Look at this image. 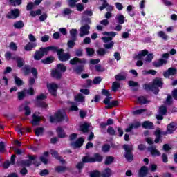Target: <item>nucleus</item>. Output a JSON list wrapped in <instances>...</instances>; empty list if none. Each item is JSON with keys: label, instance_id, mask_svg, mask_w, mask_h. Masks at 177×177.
Here are the masks:
<instances>
[{"label": "nucleus", "instance_id": "5", "mask_svg": "<svg viewBox=\"0 0 177 177\" xmlns=\"http://www.w3.org/2000/svg\"><path fill=\"white\" fill-rule=\"evenodd\" d=\"M59 62H68L71 55L68 53H64V49L60 48L57 53Z\"/></svg>", "mask_w": 177, "mask_h": 177}, {"label": "nucleus", "instance_id": "60", "mask_svg": "<svg viewBox=\"0 0 177 177\" xmlns=\"http://www.w3.org/2000/svg\"><path fill=\"white\" fill-rule=\"evenodd\" d=\"M107 133H109V135H111V136H114V135H115V130H114V128H113V127H109L107 129Z\"/></svg>", "mask_w": 177, "mask_h": 177}, {"label": "nucleus", "instance_id": "19", "mask_svg": "<svg viewBox=\"0 0 177 177\" xmlns=\"http://www.w3.org/2000/svg\"><path fill=\"white\" fill-rule=\"evenodd\" d=\"M73 71L76 74L80 75L82 73H84V71H85V66L82 64L77 65L73 68Z\"/></svg>", "mask_w": 177, "mask_h": 177}, {"label": "nucleus", "instance_id": "42", "mask_svg": "<svg viewBox=\"0 0 177 177\" xmlns=\"http://www.w3.org/2000/svg\"><path fill=\"white\" fill-rule=\"evenodd\" d=\"M120 104V102H118V100H113L109 104V106H106L105 109H113V107H117Z\"/></svg>", "mask_w": 177, "mask_h": 177}, {"label": "nucleus", "instance_id": "9", "mask_svg": "<svg viewBox=\"0 0 177 177\" xmlns=\"http://www.w3.org/2000/svg\"><path fill=\"white\" fill-rule=\"evenodd\" d=\"M48 90L49 93L54 97L57 96V89L59 88V86L55 83H52L48 86Z\"/></svg>", "mask_w": 177, "mask_h": 177}, {"label": "nucleus", "instance_id": "11", "mask_svg": "<svg viewBox=\"0 0 177 177\" xmlns=\"http://www.w3.org/2000/svg\"><path fill=\"white\" fill-rule=\"evenodd\" d=\"M177 71L176 68L174 67H170L167 69V71L163 72V77L165 78H169L171 75H176Z\"/></svg>", "mask_w": 177, "mask_h": 177}, {"label": "nucleus", "instance_id": "44", "mask_svg": "<svg viewBox=\"0 0 177 177\" xmlns=\"http://www.w3.org/2000/svg\"><path fill=\"white\" fill-rule=\"evenodd\" d=\"M111 169L106 168L104 169V172L102 173V177H111Z\"/></svg>", "mask_w": 177, "mask_h": 177}, {"label": "nucleus", "instance_id": "47", "mask_svg": "<svg viewBox=\"0 0 177 177\" xmlns=\"http://www.w3.org/2000/svg\"><path fill=\"white\" fill-rule=\"evenodd\" d=\"M71 38L73 39H77V35H78V31L77 29H72L70 30Z\"/></svg>", "mask_w": 177, "mask_h": 177}, {"label": "nucleus", "instance_id": "39", "mask_svg": "<svg viewBox=\"0 0 177 177\" xmlns=\"http://www.w3.org/2000/svg\"><path fill=\"white\" fill-rule=\"evenodd\" d=\"M14 80H15V84L17 86H21L24 82H23V80L20 79V77L17 76H14Z\"/></svg>", "mask_w": 177, "mask_h": 177}, {"label": "nucleus", "instance_id": "49", "mask_svg": "<svg viewBox=\"0 0 177 177\" xmlns=\"http://www.w3.org/2000/svg\"><path fill=\"white\" fill-rule=\"evenodd\" d=\"M110 149H111L110 145L104 144L102 147V151H103V153H109V151H110Z\"/></svg>", "mask_w": 177, "mask_h": 177}, {"label": "nucleus", "instance_id": "28", "mask_svg": "<svg viewBox=\"0 0 177 177\" xmlns=\"http://www.w3.org/2000/svg\"><path fill=\"white\" fill-rule=\"evenodd\" d=\"M55 62V57L50 56L46 57V59H41V63L43 64H52L53 62Z\"/></svg>", "mask_w": 177, "mask_h": 177}, {"label": "nucleus", "instance_id": "36", "mask_svg": "<svg viewBox=\"0 0 177 177\" xmlns=\"http://www.w3.org/2000/svg\"><path fill=\"white\" fill-rule=\"evenodd\" d=\"M116 20L119 24H124V23H125V17H124L122 14L118 15L116 16Z\"/></svg>", "mask_w": 177, "mask_h": 177}, {"label": "nucleus", "instance_id": "61", "mask_svg": "<svg viewBox=\"0 0 177 177\" xmlns=\"http://www.w3.org/2000/svg\"><path fill=\"white\" fill-rule=\"evenodd\" d=\"M86 52L88 56H93V55H95V49H93V48H86Z\"/></svg>", "mask_w": 177, "mask_h": 177}, {"label": "nucleus", "instance_id": "48", "mask_svg": "<svg viewBox=\"0 0 177 177\" xmlns=\"http://www.w3.org/2000/svg\"><path fill=\"white\" fill-rule=\"evenodd\" d=\"M121 86V84L118 82H114L112 84V91L113 92H117V89H120V87Z\"/></svg>", "mask_w": 177, "mask_h": 177}, {"label": "nucleus", "instance_id": "3", "mask_svg": "<svg viewBox=\"0 0 177 177\" xmlns=\"http://www.w3.org/2000/svg\"><path fill=\"white\" fill-rule=\"evenodd\" d=\"M122 149H124L125 151L124 156L127 161H128V162H132L133 161V153H132V151H133V147L124 144L122 146Z\"/></svg>", "mask_w": 177, "mask_h": 177}, {"label": "nucleus", "instance_id": "59", "mask_svg": "<svg viewBox=\"0 0 177 177\" xmlns=\"http://www.w3.org/2000/svg\"><path fill=\"white\" fill-rule=\"evenodd\" d=\"M50 154H51L52 157L55 158V160H57L58 158H59L61 157L60 155L59 154V152H57V151L52 150L50 151Z\"/></svg>", "mask_w": 177, "mask_h": 177}, {"label": "nucleus", "instance_id": "14", "mask_svg": "<svg viewBox=\"0 0 177 177\" xmlns=\"http://www.w3.org/2000/svg\"><path fill=\"white\" fill-rule=\"evenodd\" d=\"M91 30V26L85 24L80 28V37H84V35H88L89 34V30Z\"/></svg>", "mask_w": 177, "mask_h": 177}, {"label": "nucleus", "instance_id": "1", "mask_svg": "<svg viewBox=\"0 0 177 177\" xmlns=\"http://www.w3.org/2000/svg\"><path fill=\"white\" fill-rule=\"evenodd\" d=\"M162 85H164L162 79L156 77L153 80L151 84H145L144 89L145 91H151L154 95H158V92H160V88H162Z\"/></svg>", "mask_w": 177, "mask_h": 177}, {"label": "nucleus", "instance_id": "40", "mask_svg": "<svg viewBox=\"0 0 177 177\" xmlns=\"http://www.w3.org/2000/svg\"><path fill=\"white\" fill-rule=\"evenodd\" d=\"M106 53H108L107 50H106L103 48H100L97 50V55H98V56L103 57V56H104V55H106Z\"/></svg>", "mask_w": 177, "mask_h": 177}, {"label": "nucleus", "instance_id": "37", "mask_svg": "<svg viewBox=\"0 0 177 177\" xmlns=\"http://www.w3.org/2000/svg\"><path fill=\"white\" fill-rule=\"evenodd\" d=\"M142 75H148L149 74H151V75H156L157 74V71L150 69L149 71L144 70L142 72Z\"/></svg>", "mask_w": 177, "mask_h": 177}, {"label": "nucleus", "instance_id": "33", "mask_svg": "<svg viewBox=\"0 0 177 177\" xmlns=\"http://www.w3.org/2000/svg\"><path fill=\"white\" fill-rule=\"evenodd\" d=\"M80 131L83 133H87L89 132V124L88 123H84L80 125Z\"/></svg>", "mask_w": 177, "mask_h": 177}, {"label": "nucleus", "instance_id": "8", "mask_svg": "<svg viewBox=\"0 0 177 177\" xmlns=\"http://www.w3.org/2000/svg\"><path fill=\"white\" fill-rule=\"evenodd\" d=\"M28 159L22 160L20 162L21 165H23L24 167H31L32 165V161L34 160H36L37 158L34 156L28 155Z\"/></svg>", "mask_w": 177, "mask_h": 177}, {"label": "nucleus", "instance_id": "13", "mask_svg": "<svg viewBox=\"0 0 177 177\" xmlns=\"http://www.w3.org/2000/svg\"><path fill=\"white\" fill-rule=\"evenodd\" d=\"M148 151L151 153L152 157H160L161 156V153L158 149H156V147L151 145L148 147Z\"/></svg>", "mask_w": 177, "mask_h": 177}, {"label": "nucleus", "instance_id": "32", "mask_svg": "<svg viewBox=\"0 0 177 177\" xmlns=\"http://www.w3.org/2000/svg\"><path fill=\"white\" fill-rule=\"evenodd\" d=\"M13 26L17 30H21V28H23V27H24V22H23V21H21V20L17 21L14 23Z\"/></svg>", "mask_w": 177, "mask_h": 177}, {"label": "nucleus", "instance_id": "6", "mask_svg": "<svg viewBox=\"0 0 177 177\" xmlns=\"http://www.w3.org/2000/svg\"><path fill=\"white\" fill-rule=\"evenodd\" d=\"M6 17L7 19H12V20H15V19L20 17V10H19V8H14L11 10L6 15Z\"/></svg>", "mask_w": 177, "mask_h": 177}, {"label": "nucleus", "instance_id": "35", "mask_svg": "<svg viewBox=\"0 0 177 177\" xmlns=\"http://www.w3.org/2000/svg\"><path fill=\"white\" fill-rule=\"evenodd\" d=\"M22 71L24 75H28V74L31 73V66L25 65L24 67L22 68Z\"/></svg>", "mask_w": 177, "mask_h": 177}, {"label": "nucleus", "instance_id": "41", "mask_svg": "<svg viewBox=\"0 0 177 177\" xmlns=\"http://www.w3.org/2000/svg\"><path fill=\"white\" fill-rule=\"evenodd\" d=\"M44 131H45L44 127H37V128H36L35 129V136H39V135H43Z\"/></svg>", "mask_w": 177, "mask_h": 177}, {"label": "nucleus", "instance_id": "25", "mask_svg": "<svg viewBox=\"0 0 177 177\" xmlns=\"http://www.w3.org/2000/svg\"><path fill=\"white\" fill-rule=\"evenodd\" d=\"M93 164L95 162H102L103 161V156L100 153H94L93 157H92Z\"/></svg>", "mask_w": 177, "mask_h": 177}, {"label": "nucleus", "instance_id": "15", "mask_svg": "<svg viewBox=\"0 0 177 177\" xmlns=\"http://www.w3.org/2000/svg\"><path fill=\"white\" fill-rule=\"evenodd\" d=\"M177 129V124L175 122L169 123L167 127V130L169 133V135H172Z\"/></svg>", "mask_w": 177, "mask_h": 177}, {"label": "nucleus", "instance_id": "24", "mask_svg": "<svg viewBox=\"0 0 177 177\" xmlns=\"http://www.w3.org/2000/svg\"><path fill=\"white\" fill-rule=\"evenodd\" d=\"M35 48H37V44L36 43H32V42H28L25 46H24V50L26 52H30L32 50Z\"/></svg>", "mask_w": 177, "mask_h": 177}, {"label": "nucleus", "instance_id": "16", "mask_svg": "<svg viewBox=\"0 0 177 177\" xmlns=\"http://www.w3.org/2000/svg\"><path fill=\"white\" fill-rule=\"evenodd\" d=\"M12 60H15L17 63V67L21 68L24 66V59L22 57L18 56H14L12 57Z\"/></svg>", "mask_w": 177, "mask_h": 177}, {"label": "nucleus", "instance_id": "64", "mask_svg": "<svg viewBox=\"0 0 177 177\" xmlns=\"http://www.w3.org/2000/svg\"><path fill=\"white\" fill-rule=\"evenodd\" d=\"M113 46H114V41L104 44V48L106 49H113Z\"/></svg>", "mask_w": 177, "mask_h": 177}, {"label": "nucleus", "instance_id": "45", "mask_svg": "<svg viewBox=\"0 0 177 177\" xmlns=\"http://www.w3.org/2000/svg\"><path fill=\"white\" fill-rule=\"evenodd\" d=\"M114 162V157L113 156H107L104 161L105 165H110V164H113Z\"/></svg>", "mask_w": 177, "mask_h": 177}, {"label": "nucleus", "instance_id": "12", "mask_svg": "<svg viewBox=\"0 0 177 177\" xmlns=\"http://www.w3.org/2000/svg\"><path fill=\"white\" fill-rule=\"evenodd\" d=\"M70 64H71V66H75V64H78V63L80 64H85L86 63V59H80L79 57H74L73 59H71L69 61Z\"/></svg>", "mask_w": 177, "mask_h": 177}, {"label": "nucleus", "instance_id": "46", "mask_svg": "<svg viewBox=\"0 0 177 177\" xmlns=\"http://www.w3.org/2000/svg\"><path fill=\"white\" fill-rule=\"evenodd\" d=\"M41 15H42V10L41 9H38L36 11H30V16H32V17H35V16H41Z\"/></svg>", "mask_w": 177, "mask_h": 177}, {"label": "nucleus", "instance_id": "57", "mask_svg": "<svg viewBox=\"0 0 177 177\" xmlns=\"http://www.w3.org/2000/svg\"><path fill=\"white\" fill-rule=\"evenodd\" d=\"M10 5H12V6H16L17 5H21L22 0H9Z\"/></svg>", "mask_w": 177, "mask_h": 177}, {"label": "nucleus", "instance_id": "27", "mask_svg": "<svg viewBox=\"0 0 177 177\" xmlns=\"http://www.w3.org/2000/svg\"><path fill=\"white\" fill-rule=\"evenodd\" d=\"M19 109V111H21V109H24V110L25 111L24 114L26 117H28V115H31V108H30L28 105H21Z\"/></svg>", "mask_w": 177, "mask_h": 177}, {"label": "nucleus", "instance_id": "18", "mask_svg": "<svg viewBox=\"0 0 177 177\" xmlns=\"http://www.w3.org/2000/svg\"><path fill=\"white\" fill-rule=\"evenodd\" d=\"M32 120H31V124L32 127H37V125H39V122L41 120V116L37 115L35 113H34L32 115Z\"/></svg>", "mask_w": 177, "mask_h": 177}, {"label": "nucleus", "instance_id": "4", "mask_svg": "<svg viewBox=\"0 0 177 177\" xmlns=\"http://www.w3.org/2000/svg\"><path fill=\"white\" fill-rule=\"evenodd\" d=\"M85 164H93V160L92 159V157L89 156H84L82 158V161L79 162L76 166L75 168L79 171V172H81L82 169H84V167H85Z\"/></svg>", "mask_w": 177, "mask_h": 177}, {"label": "nucleus", "instance_id": "43", "mask_svg": "<svg viewBox=\"0 0 177 177\" xmlns=\"http://www.w3.org/2000/svg\"><path fill=\"white\" fill-rule=\"evenodd\" d=\"M173 102L172 96L171 95H168L166 100L164 102V104H167V106H171Z\"/></svg>", "mask_w": 177, "mask_h": 177}, {"label": "nucleus", "instance_id": "10", "mask_svg": "<svg viewBox=\"0 0 177 177\" xmlns=\"http://www.w3.org/2000/svg\"><path fill=\"white\" fill-rule=\"evenodd\" d=\"M84 142H85V138L80 137L75 142H72L71 146H73L74 149H81L84 146Z\"/></svg>", "mask_w": 177, "mask_h": 177}, {"label": "nucleus", "instance_id": "21", "mask_svg": "<svg viewBox=\"0 0 177 177\" xmlns=\"http://www.w3.org/2000/svg\"><path fill=\"white\" fill-rule=\"evenodd\" d=\"M56 132L57 133L58 138H59L60 139L66 138V133L64 132V129H63L62 127H57Z\"/></svg>", "mask_w": 177, "mask_h": 177}, {"label": "nucleus", "instance_id": "17", "mask_svg": "<svg viewBox=\"0 0 177 177\" xmlns=\"http://www.w3.org/2000/svg\"><path fill=\"white\" fill-rule=\"evenodd\" d=\"M147 174H149V167H147V166H142L139 169L138 176L146 177L147 176Z\"/></svg>", "mask_w": 177, "mask_h": 177}, {"label": "nucleus", "instance_id": "2", "mask_svg": "<svg viewBox=\"0 0 177 177\" xmlns=\"http://www.w3.org/2000/svg\"><path fill=\"white\" fill-rule=\"evenodd\" d=\"M49 120L51 124H55V122H63L65 121L68 122V117H67V113L63 110H58L54 114V116H50Z\"/></svg>", "mask_w": 177, "mask_h": 177}, {"label": "nucleus", "instance_id": "55", "mask_svg": "<svg viewBox=\"0 0 177 177\" xmlns=\"http://www.w3.org/2000/svg\"><path fill=\"white\" fill-rule=\"evenodd\" d=\"M129 86H131V88H136L139 86V82H135L133 80H129L128 82Z\"/></svg>", "mask_w": 177, "mask_h": 177}, {"label": "nucleus", "instance_id": "53", "mask_svg": "<svg viewBox=\"0 0 177 177\" xmlns=\"http://www.w3.org/2000/svg\"><path fill=\"white\" fill-rule=\"evenodd\" d=\"M158 35L160 37V38L164 39V41H167V39H168V36L162 30L159 31Z\"/></svg>", "mask_w": 177, "mask_h": 177}, {"label": "nucleus", "instance_id": "29", "mask_svg": "<svg viewBox=\"0 0 177 177\" xmlns=\"http://www.w3.org/2000/svg\"><path fill=\"white\" fill-rule=\"evenodd\" d=\"M56 69L61 73H64L67 71V66L63 63H59L57 64Z\"/></svg>", "mask_w": 177, "mask_h": 177}, {"label": "nucleus", "instance_id": "31", "mask_svg": "<svg viewBox=\"0 0 177 177\" xmlns=\"http://www.w3.org/2000/svg\"><path fill=\"white\" fill-rule=\"evenodd\" d=\"M44 49L46 50V53H47V55H48L49 50H51V52H56L57 55V53L60 50V49H59L58 47H56L55 46H48V47H44Z\"/></svg>", "mask_w": 177, "mask_h": 177}, {"label": "nucleus", "instance_id": "54", "mask_svg": "<svg viewBox=\"0 0 177 177\" xmlns=\"http://www.w3.org/2000/svg\"><path fill=\"white\" fill-rule=\"evenodd\" d=\"M102 77L100 76L95 77L94 79L93 80V85H99V84L102 82Z\"/></svg>", "mask_w": 177, "mask_h": 177}, {"label": "nucleus", "instance_id": "38", "mask_svg": "<svg viewBox=\"0 0 177 177\" xmlns=\"http://www.w3.org/2000/svg\"><path fill=\"white\" fill-rule=\"evenodd\" d=\"M168 113V108L167 106L161 105L159 107V114H161V115H165Z\"/></svg>", "mask_w": 177, "mask_h": 177}, {"label": "nucleus", "instance_id": "23", "mask_svg": "<svg viewBox=\"0 0 177 177\" xmlns=\"http://www.w3.org/2000/svg\"><path fill=\"white\" fill-rule=\"evenodd\" d=\"M167 59H160L158 62H153V66H154V67H162V66H164V64H167Z\"/></svg>", "mask_w": 177, "mask_h": 177}, {"label": "nucleus", "instance_id": "63", "mask_svg": "<svg viewBox=\"0 0 177 177\" xmlns=\"http://www.w3.org/2000/svg\"><path fill=\"white\" fill-rule=\"evenodd\" d=\"M46 19H48V14H46V13H43V14L40 15V16L39 17V20L41 22L45 21V20H46Z\"/></svg>", "mask_w": 177, "mask_h": 177}, {"label": "nucleus", "instance_id": "51", "mask_svg": "<svg viewBox=\"0 0 177 177\" xmlns=\"http://www.w3.org/2000/svg\"><path fill=\"white\" fill-rule=\"evenodd\" d=\"M102 174L99 170H94L90 172V177H101Z\"/></svg>", "mask_w": 177, "mask_h": 177}, {"label": "nucleus", "instance_id": "62", "mask_svg": "<svg viewBox=\"0 0 177 177\" xmlns=\"http://www.w3.org/2000/svg\"><path fill=\"white\" fill-rule=\"evenodd\" d=\"M92 84H93V82H92V80L87 79L86 80V83L84 84V88H91L92 86Z\"/></svg>", "mask_w": 177, "mask_h": 177}, {"label": "nucleus", "instance_id": "56", "mask_svg": "<svg viewBox=\"0 0 177 177\" xmlns=\"http://www.w3.org/2000/svg\"><path fill=\"white\" fill-rule=\"evenodd\" d=\"M75 102H84L85 100V97L82 94L79 93L77 96L75 97Z\"/></svg>", "mask_w": 177, "mask_h": 177}, {"label": "nucleus", "instance_id": "34", "mask_svg": "<svg viewBox=\"0 0 177 177\" xmlns=\"http://www.w3.org/2000/svg\"><path fill=\"white\" fill-rule=\"evenodd\" d=\"M36 106L39 109H48V104L44 101L37 100L36 102Z\"/></svg>", "mask_w": 177, "mask_h": 177}, {"label": "nucleus", "instance_id": "52", "mask_svg": "<svg viewBox=\"0 0 177 177\" xmlns=\"http://www.w3.org/2000/svg\"><path fill=\"white\" fill-rule=\"evenodd\" d=\"M18 100H23L26 97V92L24 91L17 92Z\"/></svg>", "mask_w": 177, "mask_h": 177}, {"label": "nucleus", "instance_id": "20", "mask_svg": "<svg viewBox=\"0 0 177 177\" xmlns=\"http://www.w3.org/2000/svg\"><path fill=\"white\" fill-rule=\"evenodd\" d=\"M113 124H114V120L109 118L107 120L106 122H101L100 124V128H102V129H106L108 125H113Z\"/></svg>", "mask_w": 177, "mask_h": 177}, {"label": "nucleus", "instance_id": "7", "mask_svg": "<svg viewBox=\"0 0 177 177\" xmlns=\"http://www.w3.org/2000/svg\"><path fill=\"white\" fill-rule=\"evenodd\" d=\"M48 55L45 47H41L38 50H36L34 55L35 60H41L44 56Z\"/></svg>", "mask_w": 177, "mask_h": 177}, {"label": "nucleus", "instance_id": "30", "mask_svg": "<svg viewBox=\"0 0 177 177\" xmlns=\"http://www.w3.org/2000/svg\"><path fill=\"white\" fill-rule=\"evenodd\" d=\"M51 75L53 78H56L57 80H60V78H62V73L57 69L52 71Z\"/></svg>", "mask_w": 177, "mask_h": 177}, {"label": "nucleus", "instance_id": "58", "mask_svg": "<svg viewBox=\"0 0 177 177\" xmlns=\"http://www.w3.org/2000/svg\"><path fill=\"white\" fill-rule=\"evenodd\" d=\"M138 102L140 104H146L147 103V99L145 96H140L138 98Z\"/></svg>", "mask_w": 177, "mask_h": 177}, {"label": "nucleus", "instance_id": "50", "mask_svg": "<svg viewBox=\"0 0 177 177\" xmlns=\"http://www.w3.org/2000/svg\"><path fill=\"white\" fill-rule=\"evenodd\" d=\"M75 41H77V39L71 38V40L68 41L67 42L68 48H69L70 49H72V48H74V46H75Z\"/></svg>", "mask_w": 177, "mask_h": 177}, {"label": "nucleus", "instance_id": "22", "mask_svg": "<svg viewBox=\"0 0 177 177\" xmlns=\"http://www.w3.org/2000/svg\"><path fill=\"white\" fill-rule=\"evenodd\" d=\"M68 169H69L68 167H67L66 166H62V165L57 166L55 168V171L57 174H63V173L66 172V171H68Z\"/></svg>", "mask_w": 177, "mask_h": 177}, {"label": "nucleus", "instance_id": "26", "mask_svg": "<svg viewBox=\"0 0 177 177\" xmlns=\"http://www.w3.org/2000/svg\"><path fill=\"white\" fill-rule=\"evenodd\" d=\"M142 127L145 129H153V128H154V124L149 121H144L142 124Z\"/></svg>", "mask_w": 177, "mask_h": 177}]
</instances>
